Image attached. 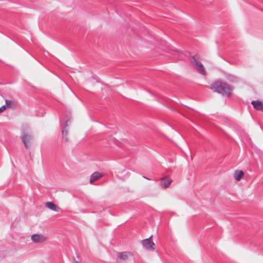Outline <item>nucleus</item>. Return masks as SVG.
Instances as JSON below:
<instances>
[{"label": "nucleus", "instance_id": "12", "mask_svg": "<svg viewBox=\"0 0 263 263\" xmlns=\"http://www.w3.org/2000/svg\"><path fill=\"white\" fill-rule=\"evenodd\" d=\"M5 102L6 104L5 105H6V108H14L15 107V103L11 100H6Z\"/></svg>", "mask_w": 263, "mask_h": 263}, {"label": "nucleus", "instance_id": "10", "mask_svg": "<svg viewBox=\"0 0 263 263\" xmlns=\"http://www.w3.org/2000/svg\"><path fill=\"white\" fill-rule=\"evenodd\" d=\"M172 180H166L164 178H162L161 180V185L164 188L166 189L169 186L170 184L172 183Z\"/></svg>", "mask_w": 263, "mask_h": 263}, {"label": "nucleus", "instance_id": "4", "mask_svg": "<svg viewBox=\"0 0 263 263\" xmlns=\"http://www.w3.org/2000/svg\"><path fill=\"white\" fill-rule=\"evenodd\" d=\"M151 237L152 236H151L148 238L143 240L142 241V243L143 247L146 249L149 250H154V246H155V243L151 241Z\"/></svg>", "mask_w": 263, "mask_h": 263}, {"label": "nucleus", "instance_id": "6", "mask_svg": "<svg viewBox=\"0 0 263 263\" xmlns=\"http://www.w3.org/2000/svg\"><path fill=\"white\" fill-rule=\"evenodd\" d=\"M131 255L132 254L129 252H123L121 253H119L117 255V259L118 260H125L127 259L129 256Z\"/></svg>", "mask_w": 263, "mask_h": 263}, {"label": "nucleus", "instance_id": "3", "mask_svg": "<svg viewBox=\"0 0 263 263\" xmlns=\"http://www.w3.org/2000/svg\"><path fill=\"white\" fill-rule=\"evenodd\" d=\"M191 63L193 65H195L196 67L197 70L202 74H205V71L204 69V67L201 62L198 61L195 58V56H193L192 57Z\"/></svg>", "mask_w": 263, "mask_h": 263}, {"label": "nucleus", "instance_id": "8", "mask_svg": "<svg viewBox=\"0 0 263 263\" xmlns=\"http://www.w3.org/2000/svg\"><path fill=\"white\" fill-rule=\"evenodd\" d=\"M251 104L254 108L258 110L263 111V103L260 101H252Z\"/></svg>", "mask_w": 263, "mask_h": 263}, {"label": "nucleus", "instance_id": "17", "mask_svg": "<svg viewBox=\"0 0 263 263\" xmlns=\"http://www.w3.org/2000/svg\"><path fill=\"white\" fill-rule=\"evenodd\" d=\"M73 263H79V262L78 261H77L76 260L74 259Z\"/></svg>", "mask_w": 263, "mask_h": 263}, {"label": "nucleus", "instance_id": "9", "mask_svg": "<svg viewBox=\"0 0 263 263\" xmlns=\"http://www.w3.org/2000/svg\"><path fill=\"white\" fill-rule=\"evenodd\" d=\"M45 205L48 209L56 212H59L61 211L60 208L57 206L54 203H52V202H46Z\"/></svg>", "mask_w": 263, "mask_h": 263}, {"label": "nucleus", "instance_id": "14", "mask_svg": "<svg viewBox=\"0 0 263 263\" xmlns=\"http://www.w3.org/2000/svg\"><path fill=\"white\" fill-rule=\"evenodd\" d=\"M177 53H178L179 54V58L180 59H182L183 58V53L182 52H181L180 51H179V50H177L175 51Z\"/></svg>", "mask_w": 263, "mask_h": 263}, {"label": "nucleus", "instance_id": "15", "mask_svg": "<svg viewBox=\"0 0 263 263\" xmlns=\"http://www.w3.org/2000/svg\"><path fill=\"white\" fill-rule=\"evenodd\" d=\"M6 109V105H3L0 107V112L4 111Z\"/></svg>", "mask_w": 263, "mask_h": 263}, {"label": "nucleus", "instance_id": "11", "mask_svg": "<svg viewBox=\"0 0 263 263\" xmlns=\"http://www.w3.org/2000/svg\"><path fill=\"white\" fill-rule=\"evenodd\" d=\"M244 175L243 172L242 171L236 170L234 174V178L237 181H239Z\"/></svg>", "mask_w": 263, "mask_h": 263}, {"label": "nucleus", "instance_id": "13", "mask_svg": "<svg viewBox=\"0 0 263 263\" xmlns=\"http://www.w3.org/2000/svg\"><path fill=\"white\" fill-rule=\"evenodd\" d=\"M62 134H63V138L65 139L66 141H68V139L67 138V131L65 128L62 129Z\"/></svg>", "mask_w": 263, "mask_h": 263}, {"label": "nucleus", "instance_id": "7", "mask_svg": "<svg viewBox=\"0 0 263 263\" xmlns=\"http://www.w3.org/2000/svg\"><path fill=\"white\" fill-rule=\"evenodd\" d=\"M102 176L103 175L102 173L98 172H94L90 176V183L92 184L93 182L101 178Z\"/></svg>", "mask_w": 263, "mask_h": 263}, {"label": "nucleus", "instance_id": "1", "mask_svg": "<svg viewBox=\"0 0 263 263\" xmlns=\"http://www.w3.org/2000/svg\"><path fill=\"white\" fill-rule=\"evenodd\" d=\"M210 88L214 92L227 96H230L232 90V88L229 84L221 81L215 82L210 86Z\"/></svg>", "mask_w": 263, "mask_h": 263}, {"label": "nucleus", "instance_id": "2", "mask_svg": "<svg viewBox=\"0 0 263 263\" xmlns=\"http://www.w3.org/2000/svg\"><path fill=\"white\" fill-rule=\"evenodd\" d=\"M21 139L25 147L28 149L31 146L33 141L32 135L30 133L29 127L28 125L23 126L20 136Z\"/></svg>", "mask_w": 263, "mask_h": 263}, {"label": "nucleus", "instance_id": "5", "mask_svg": "<svg viewBox=\"0 0 263 263\" xmlns=\"http://www.w3.org/2000/svg\"><path fill=\"white\" fill-rule=\"evenodd\" d=\"M47 237L42 234H35L31 236V240L35 243H41L46 240Z\"/></svg>", "mask_w": 263, "mask_h": 263}, {"label": "nucleus", "instance_id": "16", "mask_svg": "<svg viewBox=\"0 0 263 263\" xmlns=\"http://www.w3.org/2000/svg\"><path fill=\"white\" fill-rule=\"evenodd\" d=\"M143 177L147 180H151V179L148 178V177H146L145 176H143Z\"/></svg>", "mask_w": 263, "mask_h": 263}]
</instances>
